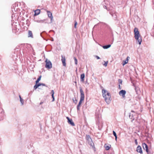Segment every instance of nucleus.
I'll return each mask as SVG.
<instances>
[{"label":"nucleus","mask_w":154,"mask_h":154,"mask_svg":"<svg viewBox=\"0 0 154 154\" xmlns=\"http://www.w3.org/2000/svg\"><path fill=\"white\" fill-rule=\"evenodd\" d=\"M19 97L20 99V101L21 103V105H23V104L24 101L21 98V96L19 95Z\"/></svg>","instance_id":"nucleus-19"},{"label":"nucleus","mask_w":154,"mask_h":154,"mask_svg":"<svg viewBox=\"0 0 154 154\" xmlns=\"http://www.w3.org/2000/svg\"><path fill=\"white\" fill-rule=\"evenodd\" d=\"M130 117H131V114H130L129 116V117L130 118H131Z\"/></svg>","instance_id":"nucleus-38"},{"label":"nucleus","mask_w":154,"mask_h":154,"mask_svg":"<svg viewBox=\"0 0 154 154\" xmlns=\"http://www.w3.org/2000/svg\"><path fill=\"white\" fill-rule=\"evenodd\" d=\"M131 112H134V111H133L132 110V111H131Z\"/></svg>","instance_id":"nucleus-39"},{"label":"nucleus","mask_w":154,"mask_h":154,"mask_svg":"<svg viewBox=\"0 0 154 154\" xmlns=\"http://www.w3.org/2000/svg\"><path fill=\"white\" fill-rule=\"evenodd\" d=\"M37 85L38 86V87H39V86H40L41 85H42V84H41V83H39L38 84H37Z\"/></svg>","instance_id":"nucleus-33"},{"label":"nucleus","mask_w":154,"mask_h":154,"mask_svg":"<svg viewBox=\"0 0 154 154\" xmlns=\"http://www.w3.org/2000/svg\"><path fill=\"white\" fill-rule=\"evenodd\" d=\"M134 142H135V144L136 145H137L138 144V143H137V139H135V140Z\"/></svg>","instance_id":"nucleus-31"},{"label":"nucleus","mask_w":154,"mask_h":154,"mask_svg":"<svg viewBox=\"0 0 154 154\" xmlns=\"http://www.w3.org/2000/svg\"><path fill=\"white\" fill-rule=\"evenodd\" d=\"M0 121L2 120L4 116V112L2 109H0Z\"/></svg>","instance_id":"nucleus-11"},{"label":"nucleus","mask_w":154,"mask_h":154,"mask_svg":"<svg viewBox=\"0 0 154 154\" xmlns=\"http://www.w3.org/2000/svg\"><path fill=\"white\" fill-rule=\"evenodd\" d=\"M129 58H130L128 56L127 57L126 59L125 60L123 61V62H122V65L123 66H124L125 64H126L128 63L129 59Z\"/></svg>","instance_id":"nucleus-12"},{"label":"nucleus","mask_w":154,"mask_h":154,"mask_svg":"<svg viewBox=\"0 0 154 154\" xmlns=\"http://www.w3.org/2000/svg\"><path fill=\"white\" fill-rule=\"evenodd\" d=\"M104 147L105 148V149L106 150H108L110 148L111 145H107L105 144L104 145Z\"/></svg>","instance_id":"nucleus-16"},{"label":"nucleus","mask_w":154,"mask_h":154,"mask_svg":"<svg viewBox=\"0 0 154 154\" xmlns=\"http://www.w3.org/2000/svg\"><path fill=\"white\" fill-rule=\"evenodd\" d=\"M42 85L44 86H45V85L43 83H41Z\"/></svg>","instance_id":"nucleus-36"},{"label":"nucleus","mask_w":154,"mask_h":154,"mask_svg":"<svg viewBox=\"0 0 154 154\" xmlns=\"http://www.w3.org/2000/svg\"><path fill=\"white\" fill-rule=\"evenodd\" d=\"M134 85V87H135V90H136V92H137V90L138 89V88H137V87H136L135 86V85Z\"/></svg>","instance_id":"nucleus-30"},{"label":"nucleus","mask_w":154,"mask_h":154,"mask_svg":"<svg viewBox=\"0 0 154 154\" xmlns=\"http://www.w3.org/2000/svg\"><path fill=\"white\" fill-rule=\"evenodd\" d=\"M45 67L48 69H50L52 67V64L51 62L47 59L45 60Z\"/></svg>","instance_id":"nucleus-4"},{"label":"nucleus","mask_w":154,"mask_h":154,"mask_svg":"<svg viewBox=\"0 0 154 154\" xmlns=\"http://www.w3.org/2000/svg\"><path fill=\"white\" fill-rule=\"evenodd\" d=\"M102 92L103 96L104 98L105 101L107 104H109L111 100L110 93L104 89H102Z\"/></svg>","instance_id":"nucleus-1"},{"label":"nucleus","mask_w":154,"mask_h":154,"mask_svg":"<svg viewBox=\"0 0 154 154\" xmlns=\"http://www.w3.org/2000/svg\"><path fill=\"white\" fill-rule=\"evenodd\" d=\"M80 98L79 102L78 105L79 106H80L81 105L82 102V101L84 100L85 98V96L84 92L81 87H80Z\"/></svg>","instance_id":"nucleus-3"},{"label":"nucleus","mask_w":154,"mask_h":154,"mask_svg":"<svg viewBox=\"0 0 154 154\" xmlns=\"http://www.w3.org/2000/svg\"><path fill=\"white\" fill-rule=\"evenodd\" d=\"M41 76H40L38 78V79H37V80L36 81V84H37V83L41 79Z\"/></svg>","instance_id":"nucleus-23"},{"label":"nucleus","mask_w":154,"mask_h":154,"mask_svg":"<svg viewBox=\"0 0 154 154\" xmlns=\"http://www.w3.org/2000/svg\"><path fill=\"white\" fill-rule=\"evenodd\" d=\"M134 38L136 40L137 43H138L140 45L142 42V39L139 32L138 31V29L135 28L134 29Z\"/></svg>","instance_id":"nucleus-2"},{"label":"nucleus","mask_w":154,"mask_h":154,"mask_svg":"<svg viewBox=\"0 0 154 154\" xmlns=\"http://www.w3.org/2000/svg\"><path fill=\"white\" fill-rule=\"evenodd\" d=\"M62 59L61 61H62L63 65L64 66H66V59L65 57L63 56V55L61 56Z\"/></svg>","instance_id":"nucleus-8"},{"label":"nucleus","mask_w":154,"mask_h":154,"mask_svg":"<svg viewBox=\"0 0 154 154\" xmlns=\"http://www.w3.org/2000/svg\"><path fill=\"white\" fill-rule=\"evenodd\" d=\"M87 141L88 144L92 148H93L94 146V143L92 141V139H91L90 140H89Z\"/></svg>","instance_id":"nucleus-13"},{"label":"nucleus","mask_w":154,"mask_h":154,"mask_svg":"<svg viewBox=\"0 0 154 154\" xmlns=\"http://www.w3.org/2000/svg\"><path fill=\"white\" fill-rule=\"evenodd\" d=\"M113 133L115 137L116 140L117 138V135H116V133L114 131H113Z\"/></svg>","instance_id":"nucleus-24"},{"label":"nucleus","mask_w":154,"mask_h":154,"mask_svg":"<svg viewBox=\"0 0 154 154\" xmlns=\"http://www.w3.org/2000/svg\"><path fill=\"white\" fill-rule=\"evenodd\" d=\"M85 76V74L84 73L81 74L80 76V79L81 81H84Z\"/></svg>","instance_id":"nucleus-15"},{"label":"nucleus","mask_w":154,"mask_h":154,"mask_svg":"<svg viewBox=\"0 0 154 154\" xmlns=\"http://www.w3.org/2000/svg\"><path fill=\"white\" fill-rule=\"evenodd\" d=\"M80 106H78V105H77V109L78 110H79V109H80Z\"/></svg>","instance_id":"nucleus-32"},{"label":"nucleus","mask_w":154,"mask_h":154,"mask_svg":"<svg viewBox=\"0 0 154 154\" xmlns=\"http://www.w3.org/2000/svg\"><path fill=\"white\" fill-rule=\"evenodd\" d=\"M86 139L87 140V141L90 140L91 139V138L90 136L89 135H86Z\"/></svg>","instance_id":"nucleus-22"},{"label":"nucleus","mask_w":154,"mask_h":154,"mask_svg":"<svg viewBox=\"0 0 154 154\" xmlns=\"http://www.w3.org/2000/svg\"><path fill=\"white\" fill-rule=\"evenodd\" d=\"M100 117V115L98 117Z\"/></svg>","instance_id":"nucleus-41"},{"label":"nucleus","mask_w":154,"mask_h":154,"mask_svg":"<svg viewBox=\"0 0 154 154\" xmlns=\"http://www.w3.org/2000/svg\"><path fill=\"white\" fill-rule=\"evenodd\" d=\"M96 57L97 59H100V57H98V56H96Z\"/></svg>","instance_id":"nucleus-34"},{"label":"nucleus","mask_w":154,"mask_h":154,"mask_svg":"<svg viewBox=\"0 0 154 154\" xmlns=\"http://www.w3.org/2000/svg\"><path fill=\"white\" fill-rule=\"evenodd\" d=\"M77 22L76 21H75V24H74V27L75 28H76V25H77Z\"/></svg>","instance_id":"nucleus-29"},{"label":"nucleus","mask_w":154,"mask_h":154,"mask_svg":"<svg viewBox=\"0 0 154 154\" xmlns=\"http://www.w3.org/2000/svg\"><path fill=\"white\" fill-rule=\"evenodd\" d=\"M131 112H134V111H133L132 110V111H131Z\"/></svg>","instance_id":"nucleus-40"},{"label":"nucleus","mask_w":154,"mask_h":154,"mask_svg":"<svg viewBox=\"0 0 154 154\" xmlns=\"http://www.w3.org/2000/svg\"><path fill=\"white\" fill-rule=\"evenodd\" d=\"M66 119L68 120V122L69 124H70L72 126H75V125L72 119H70L68 117H66Z\"/></svg>","instance_id":"nucleus-6"},{"label":"nucleus","mask_w":154,"mask_h":154,"mask_svg":"<svg viewBox=\"0 0 154 154\" xmlns=\"http://www.w3.org/2000/svg\"><path fill=\"white\" fill-rule=\"evenodd\" d=\"M75 83H76V82H75Z\"/></svg>","instance_id":"nucleus-42"},{"label":"nucleus","mask_w":154,"mask_h":154,"mask_svg":"<svg viewBox=\"0 0 154 154\" xmlns=\"http://www.w3.org/2000/svg\"><path fill=\"white\" fill-rule=\"evenodd\" d=\"M28 37H33V35L31 31L29 30L28 31Z\"/></svg>","instance_id":"nucleus-18"},{"label":"nucleus","mask_w":154,"mask_h":154,"mask_svg":"<svg viewBox=\"0 0 154 154\" xmlns=\"http://www.w3.org/2000/svg\"><path fill=\"white\" fill-rule=\"evenodd\" d=\"M43 103V102H41L40 103V105H41Z\"/></svg>","instance_id":"nucleus-37"},{"label":"nucleus","mask_w":154,"mask_h":154,"mask_svg":"<svg viewBox=\"0 0 154 154\" xmlns=\"http://www.w3.org/2000/svg\"><path fill=\"white\" fill-rule=\"evenodd\" d=\"M111 15L114 18H116V15L115 13H114L113 14H112V13H111Z\"/></svg>","instance_id":"nucleus-25"},{"label":"nucleus","mask_w":154,"mask_h":154,"mask_svg":"<svg viewBox=\"0 0 154 154\" xmlns=\"http://www.w3.org/2000/svg\"><path fill=\"white\" fill-rule=\"evenodd\" d=\"M126 93V91L123 90H122L120 91L119 92V95L121 96H122V98H125V95Z\"/></svg>","instance_id":"nucleus-5"},{"label":"nucleus","mask_w":154,"mask_h":154,"mask_svg":"<svg viewBox=\"0 0 154 154\" xmlns=\"http://www.w3.org/2000/svg\"><path fill=\"white\" fill-rule=\"evenodd\" d=\"M47 14L48 17L51 19V23H52L53 19V17L52 15V14L51 12L49 11H47Z\"/></svg>","instance_id":"nucleus-7"},{"label":"nucleus","mask_w":154,"mask_h":154,"mask_svg":"<svg viewBox=\"0 0 154 154\" xmlns=\"http://www.w3.org/2000/svg\"><path fill=\"white\" fill-rule=\"evenodd\" d=\"M38 86L37 85V84H36L34 86V88L35 89H36L38 87Z\"/></svg>","instance_id":"nucleus-27"},{"label":"nucleus","mask_w":154,"mask_h":154,"mask_svg":"<svg viewBox=\"0 0 154 154\" xmlns=\"http://www.w3.org/2000/svg\"><path fill=\"white\" fill-rule=\"evenodd\" d=\"M111 46V45L109 44L103 46V48L105 49H107L110 47Z\"/></svg>","instance_id":"nucleus-20"},{"label":"nucleus","mask_w":154,"mask_h":154,"mask_svg":"<svg viewBox=\"0 0 154 154\" xmlns=\"http://www.w3.org/2000/svg\"><path fill=\"white\" fill-rule=\"evenodd\" d=\"M108 63V61H107L106 62H105V63L103 64V65L105 66H107V64Z\"/></svg>","instance_id":"nucleus-28"},{"label":"nucleus","mask_w":154,"mask_h":154,"mask_svg":"<svg viewBox=\"0 0 154 154\" xmlns=\"http://www.w3.org/2000/svg\"><path fill=\"white\" fill-rule=\"evenodd\" d=\"M143 148L144 149H146V152H148V146L145 143L142 144Z\"/></svg>","instance_id":"nucleus-9"},{"label":"nucleus","mask_w":154,"mask_h":154,"mask_svg":"<svg viewBox=\"0 0 154 154\" xmlns=\"http://www.w3.org/2000/svg\"><path fill=\"white\" fill-rule=\"evenodd\" d=\"M74 59L75 61V63L76 65L77 64V60L75 57H74Z\"/></svg>","instance_id":"nucleus-26"},{"label":"nucleus","mask_w":154,"mask_h":154,"mask_svg":"<svg viewBox=\"0 0 154 154\" xmlns=\"http://www.w3.org/2000/svg\"><path fill=\"white\" fill-rule=\"evenodd\" d=\"M45 20H36V21L37 23H43L44 22Z\"/></svg>","instance_id":"nucleus-21"},{"label":"nucleus","mask_w":154,"mask_h":154,"mask_svg":"<svg viewBox=\"0 0 154 154\" xmlns=\"http://www.w3.org/2000/svg\"><path fill=\"white\" fill-rule=\"evenodd\" d=\"M51 96L53 98L52 101H54V91L53 90H52L51 92Z\"/></svg>","instance_id":"nucleus-17"},{"label":"nucleus","mask_w":154,"mask_h":154,"mask_svg":"<svg viewBox=\"0 0 154 154\" xmlns=\"http://www.w3.org/2000/svg\"><path fill=\"white\" fill-rule=\"evenodd\" d=\"M136 151L137 152H139L141 154L143 153L141 147L140 146H138L137 147Z\"/></svg>","instance_id":"nucleus-10"},{"label":"nucleus","mask_w":154,"mask_h":154,"mask_svg":"<svg viewBox=\"0 0 154 154\" xmlns=\"http://www.w3.org/2000/svg\"><path fill=\"white\" fill-rule=\"evenodd\" d=\"M35 14H34V16H36L38 15L40 12V10L39 9H37L35 11Z\"/></svg>","instance_id":"nucleus-14"},{"label":"nucleus","mask_w":154,"mask_h":154,"mask_svg":"<svg viewBox=\"0 0 154 154\" xmlns=\"http://www.w3.org/2000/svg\"><path fill=\"white\" fill-rule=\"evenodd\" d=\"M103 8H105V9H106L107 10H108V9L107 8H106V6H103Z\"/></svg>","instance_id":"nucleus-35"}]
</instances>
